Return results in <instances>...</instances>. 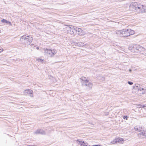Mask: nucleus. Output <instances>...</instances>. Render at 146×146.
Here are the masks:
<instances>
[{
    "mask_svg": "<svg viewBox=\"0 0 146 146\" xmlns=\"http://www.w3.org/2000/svg\"><path fill=\"white\" fill-rule=\"evenodd\" d=\"M83 84L84 86H86L88 89L92 88V83L88 80H86L85 82H83Z\"/></svg>",
    "mask_w": 146,
    "mask_h": 146,
    "instance_id": "obj_10",
    "label": "nucleus"
},
{
    "mask_svg": "<svg viewBox=\"0 0 146 146\" xmlns=\"http://www.w3.org/2000/svg\"><path fill=\"white\" fill-rule=\"evenodd\" d=\"M36 48L37 49V50H38L39 49V48L38 47H37Z\"/></svg>",
    "mask_w": 146,
    "mask_h": 146,
    "instance_id": "obj_31",
    "label": "nucleus"
},
{
    "mask_svg": "<svg viewBox=\"0 0 146 146\" xmlns=\"http://www.w3.org/2000/svg\"><path fill=\"white\" fill-rule=\"evenodd\" d=\"M128 83L130 85H132L133 84V83L131 82L128 81Z\"/></svg>",
    "mask_w": 146,
    "mask_h": 146,
    "instance_id": "obj_27",
    "label": "nucleus"
},
{
    "mask_svg": "<svg viewBox=\"0 0 146 146\" xmlns=\"http://www.w3.org/2000/svg\"><path fill=\"white\" fill-rule=\"evenodd\" d=\"M81 79L83 81V82H85L86 80L87 79H86V78L84 77H82L81 78Z\"/></svg>",
    "mask_w": 146,
    "mask_h": 146,
    "instance_id": "obj_23",
    "label": "nucleus"
},
{
    "mask_svg": "<svg viewBox=\"0 0 146 146\" xmlns=\"http://www.w3.org/2000/svg\"><path fill=\"white\" fill-rule=\"evenodd\" d=\"M127 30L128 34V36H129L130 35H131L134 34V31L133 30L131 29H127Z\"/></svg>",
    "mask_w": 146,
    "mask_h": 146,
    "instance_id": "obj_14",
    "label": "nucleus"
},
{
    "mask_svg": "<svg viewBox=\"0 0 146 146\" xmlns=\"http://www.w3.org/2000/svg\"><path fill=\"white\" fill-rule=\"evenodd\" d=\"M128 49L132 52L138 54L141 52L145 50L143 47L139 45L131 44L129 46Z\"/></svg>",
    "mask_w": 146,
    "mask_h": 146,
    "instance_id": "obj_1",
    "label": "nucleus"
},
{
    "mask_svg": "<svg viewBox=\"0 0 146 146\" xmlns=\"http://www.w3.org/2000/svg\"><path fill=\"white\" fill-rule=\"evenodd\" d=\"M74 44L75 46L78 47H80L81 46H84V45L83 43L81 42H76L74 43Z\"/></svg>",
    "mask_w": 146,
    "mask_h": 146,
    "instance_id": "obj_15",
    "label": "nucleus"
},
{
    "mask_svg": "<svg viewBox=\"0 0 146 146\" xmlns=\"http://www.w3.org/2000/svg\"><path fill=\"white\" fill-rule=\"evenodd\" d=\"M141 135L144 136L146 137V131H144L143 132H141L140 133Z\"/></svg>",
    "mask_w": 146,
    "mask_h": 146,
    "instance_id": "obj_22",
    "label": "nucleus"
},
{
    "mask_svg": "<svg viewBox=\"0 0 146 146\" xmlns=\"http://www.w3.org/2000/svg\"><path fill=\"white\" fill-rule=\"evenodd\" d=\"M80 146H90L87 143H85L84 141H82L80 143Z\"/></svg>",
    "mask_w": 146,
    "mask_h": 146,
    "instance_id": "obj_19",
    "label": "nucleus"
},
{
    "mask_svg": "<svg viewBox=\"0 0 146 146\" xmlns=\"http://www.w3.org/2000/svg\"><path fill=\"white\" fill-rule=\"evenodd\" d=\"M76 142L78 143H78V144H80V143H81V142H82V141H81V140H77Z\"/></svg>",
    "mask_w": 146,
    "mask_h": 146,
    "instance_id": "obj_26",
    "label": "nucleus"
},
{
    "mask_svg": "<svg viewBox=\"0 0 146 146\" xmlns=\"http://www.w3.org/2000/svg\"><path fill=\"white\" fill-rule=\"evenodd\" d=\"M138 91H140L142 92V94H144L146 92V88H142L141 86L138 89Z\"/></svg>",
    "mask_w": 146,
    "mask_h": 146,
    "instance_id": "obj_13",
    "label": "nucleus"
},
{
    "mask_svg": "<svg viewBox=\"0 0 146 146\" xmlns=\"http://www.w3.org/2000/svg\"><path fill=\"white\" fill-rule=\"evenodd\" d=\"M137 12L139 13H143L146 12V6L139 4L137 8Z\"/></svg>",
    "mask_w": 146,
    "mask_h": 146,
    "instance_id": "obj_5",
    "label": "nucleus"
},
{
    "mask_svg": "<svg viewBox=\"0 0 146 146\" xmlns=\"http://www.w3.org/2000/svg\"><path fill=\"white\" fill-rule=\"evenodd\" d=\"M144 107H146V106H142V108H144Z\"/></svg>",
    "mask_w": 146,
    "mask_h": 146,
    "instance_id": "obj_30",
    "label": "nucleus"
},
{
    "mask_svg": "<svg viewBox=\"0 0 146 146\" xmlns=\"http://www.w3.org/2000/svg\"><path fill=\"white\" fill-rule=\"evenodd\" d=\"M24 95L28 96L31 97H33V91L31 89H27L25 90L23 92Z\"/></svg>",
    "mask_w": 146,
    "mask_h": 146,
    "instance_id": "obj_9",
    "label": "nucleus"
},
{
    "mask_svg": "<svg viewBox=\"0 0 146 146\" xmlns=\"http://www.w3.org/2000/svg\"><path fill=\"white\" fill-rule=\"evenodd\" d=\"M116 138L117 143L123 144L124 143V140L122 138L118 137Z\"/></svg>",
    "mask_w": 146,
    "mask_h": 146,
    "instance_id": "obj_11",
    "label": "nucleus"
},
{
    "mask_svg": "<svg viewBox=\"0 0 146 146\" xmlns=\"http://www.w3.org/2000/svg\"><path fill=\"white\" fill-rule=\"evenodd\" d=\"M135 86L137 88V89H138V88H139L141 86L138 84H136L135 85Z\"/></svg>",
    "mask_w": 146,
    "mask_h": 146,
    "instance_id": "obj_25",
    "label": "nucleus"
},
{
    "mask_svg": "<svg viewBox=\"0 0 146 146\" xmlns=\"http://www.w3.org/2000/svg\"><path fill=\"white\" fill-rule=\"evenodd\" d=\"M4 49L3 48L0 46V53H1L3 52Z\"/></svg>",
    "mask_w": 146,
    "mask_h": 146,
    "instance_id": "obj_24",
    "label": "nucleus"
},
{
    "mask_svg": "<svg viewBox=\"0 0 146 146\" xmlns=\"http://www.w3.org/2000/svg\"><path fill=\"white\" fill-rule=\"evenodd\" d=\"M75 32L80 36H83L86 34V33L81 28L75 27Z\"/></svg>",
    "mask_w": 146,
    "mask_h": 146,
    "instance_id": "obj_8",
    "label": "nucleus"
},
{
    "mask_svg": "<svg viewBox=\"0 0 146 146\" xmlns=\"http://www.w3.org/2000/svg\"><path fill=\"white\" fill-rule=\"evenodd\" d=\"M143 127L142 126H139V127L135 126L134 127L135 130L138 131H141Z\"/></svg>",
    "mask_w": 146,
    "mask_h": 146,
    "instance_id": "obj_16",
    "label": "nucleus"
},
{
    "mask_svg": "<svg viewBox=\"0 0 146 146\" xmlns=\"http://www.w3.org/2000/svg\"><path fill=\"white\" fill-rule=\"evenodd\" d=\"M33 40V38L31 35H24L21 37L20 41L25 44H30Z\"/></svg>",
    "mask_w": 146,
    "mask_h": 146,
    "instance_id": "obj_3",
    "label": "nucleus"
},
{
    "mask_svg": "<svg viewBox=\"0 0 146 146\" xmlns=\"http://www.w3.org/2000/svg\"><path fill=\"white\" fill-rule=\"evenodd\" d=\"M139 4L136 2H133L131 3L129 6V10L133 12H137V8Z\"/></svg>",
    "mask_w": 146,
    "mask_h": 146,
    "instance_id": "obj_4",
    "label": "nucleus"
},
{
    "mask_svg": "<svg viewBox=\"0 0 146 146\" xmlns=\"http://www.w3.org/2000/svg\"><path fill=\"white\" fill-rule=\"evenodd\" d=\"M50 79L52 80V83H55L57 82L56 80L54 77H51Z\"/></svg>",
    "mask_w": 146,
    "mask_h": 146,
    "instance_id": "obj_21",
    "label": "nucleus"
},
{
    "mask_svg": "<svg viewBox=\"0 0 146 146\" xmlns=\"http://www.w3.org/2000/svg\"><path fill=\"white\" fill-rule=\"evenodd\" d=\"M34 133L35 134H44L45 133V131L42 129H38L35 131Z\"/></svg>",
    "mask_w": 146,
    "mask_h": 146,
    "instance_id": "obj_12",
    "label": "nucleus"
},
{
    "mask_svg": "<svg viewBox=\"0 0 146 146\" xmlns=\"http://www.w3.org/2000/svg\"><path fill=\"white\" fill-rule=\"evenodd\" d=\"M117 144V143L116 142V138H115L111 141L110 143V144L115 145Z\"/></svg>",
    "mask_w": 146,
    "mask_h": 146,
    "instance_id": "obj_18",
    "label": "nucleus"
},
{
    "mask_svg": "<svg viewBox=\"0 0 146 146\" xmlns=\"http://www.w3.org/2000/svg\"><path fill=\"white\" fill-rule=\"evenodd\" d=\"M36 60L39 62L43 63L44 62V60L42 59L38 58L36 59Z\"/></svg>",
    "mask_w": 146,
    "mask_h": 146,
    "instance_id": "obj_20",
    "label": "nucleus"
},
{
    "mask_svg": "<svg viewBox=\"0 0 146 146\" xmlns=\"http://www.w3.org/2000/svg\"><path fill=\"white\" fill-rule=\"evenodd\" d=\"M92 146H102L100 145H92Z\"/></svg>",
    "mask_w": 146,
    "mask_h": 146,
    "instance_id": "obj_29",
    "label": "nucleus"
},
{
    "mask_svg": "<svg viewBox=\"0 0 146 146\" xmlns=\"http://www.w3.org/2000/svg\"><path fill=\"white\" fill-rule=\"evenodd\" d=\"M128 117L126 116H124L123 117V118L124 119H126V120H127L128 119Z\"/></svg>",
    "mask_w": 146,
    "mask_h": 146,
    "instance_id": "obj_28",
    "label": "nucleus"
},
{
    "mask_svg": "<svg viewBox=\"0 0 146 146\" xmlns=\"http://www.w3.org/2000/svg\"><path fill=\"white\" fill-rule=\"evenodd\" d=\"M116 34L120 36L127 37L128 36L127 29H125L123 30L117 31H116Z\"/></svg>",
    "mask_w": 146,
    "mask_h": 146,
    "instance_id": "obj_6",
    "label": "nucleus"
},
{
    "mask_svg": "<svg viewBox=\"0 0 146 146\" xmlns=\"http://www.w3.org/2000/svg\"><path fill=\"white\" fill-rule=\"evenodd\" d=\"M75 27L72 25H66L63 29L64 33L66 34H69L74 36H76V34L75 33Z\"/></svg>",
    "mask_w": 146,
    "mask_h": 146,
    "instance_id": "obj_2",
    "label": "nucleus"
},
{
    "mask_svg": "<svg viewBox=\"0 0 146 146\" xmlns=\"http://www.w3.org/2000/svg\"><path fill=\"white\" fill-rule=\"evenodd\" d=\"M1 21L3 23H5L8 24L9 25H11L12 24L11 22L4 19L2 20Z\"/></svg>",
    "mask_w": 146,
    "mask_h": 146,
    "instance_id": "obj_17",
    "label": "nucleus"
},
{
    "mask_svg": "<svg viewBox=\"0 0 146 146\" xmlns=\"http://www.w3.org/2000/svg\"><path fill=\"white\" fill-rule=\"evenodd\" d=\"M57 51L55 49H49L46 48L44 50V53L49 55L50 57H53L57 53Z\"/></svg>",
    "mask_w": 146,
    "mask_h": 146,
    "instance_id": "obj_7",
    "label": "nucleus"
}]
</instances>
